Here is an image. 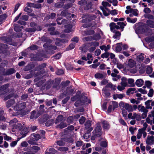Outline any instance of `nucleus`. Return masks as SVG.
Here are the masks:
<instances>
[{
  "mask_svg": "<svg viewBox=\"0 0 154 154\" xmlns=\"http://www.w3.org/2000/svg\"><path fill=\"white\" fill-rule=\"evenodd\" d=\"M135 32L137 34H144L146 35H152L151 37L145 38V40L147 42L154 41V31L152 32L150 29L147 28L145 25H141L137 27L135 29Z\"/></svg>",
  "mask_w": 154,
  "mask_h": 154,
  "instance_id": "obj_1",
  "label": "nucleus"
},
{
  "mask_svg": "<svg viewBox=\"0 0 154 154\" xmlns=\"http://www.w3.org/2000/svg\"><path fill=\"white\" fill-rule=\"evenodd\" d=\"M26 106L25 103H17L13 107L14 112L16 113L17 115L21 113L22 110L24 109Z\"/></svg>",
  "mask_w": 154,
  "mask_h": 154,
  "instance_id": "obj_2",
  "label": "nucleus"
},
{
  "mask_svg": "<svg viewBox=\"0 0 154 154\" xmlns=\"http://www.w3.org/2000/svg\"><path fill=\"white\" fill-rule=\"evenodd\" d=\"M128 70H130V72L133 73H135L136 72V70L135 69L136 63L135 62L131 59L129 60L128 63Z\"/></svg>",
  "mask_w": 154,
  "mask_h": 154,
  "instance_id": "obj_3",
  "label": "nucleus"
},
{
  "mask_svg": "<svg viewBox=\"0 0 154 154\" xmlns=\"http://www.w3.org/2000/svg\"><path fill=\"white\" fill-rule=\"evenodd\" d=\"M90 103V100L86 96L83 97L80 100L77 101L75 103L76 106L83 105L85 104H88Z\"/></svg>",
  "mask_w": 154,
  "mask_h": 154,
  "instance_id": "obj_4",
  "label": "nucleus"
},
{
  "mask_svg": "<svg viewBox=\"0 0 154 154\" xmlns=\"http://www.w3.org/2000/svg\"><path fill=\"white\" fill-rule=\"evenodd\" d=\"M101 130V127L99 125V124H98L97 126L95 128L93 132L94 136L96 137H100V136L102 134Z\"/></svg>",
  "mask_w": 154,
  "mask_h": 154,
  "instance_id": "obj_5",
  "label": "nucleus"
},
{
  "mask_svg": "<svg viewBox=\"0 0 154 154\" xmlns=\"http://www.w3.org/2000/svg\"><path fill=\"white\" fill-rule=\"evenodd\" d=\"M119 105L123 106L125 109L128 111V112H132L134 111L132 106L127 103H124L123 102H121Z\"/></svg>",
  "mask_w": 154,
  "mask_h": 154,
  "instance_id": "obj_6",
  "label": "nucleus"
},
{
  "mask_svg": "<svg viewBox=\"0 0 154 154\" xmlns=\"http://www.w3.org/2000/svg\"><path fill=\"white\" fill-rule=\"evenodd\" d=\"M61 16H65L69 20L72 19V18L75 15L73 14H71L66 12V11H62L60 14Z\"/></svg>",
  "mask_w": 154,
  "mask_h": 154,
  "instance_id": "obj_7",
  "label": "nucleus"
},
{
  "mask_svg": "<svg viewBox=\"0 0 154 154\" xmlns=\"http://www.w3.org/2000/svg\"><path fill=\"white\" fill-rule=\"evenodd\" d=\"M8 85H4L0 88V94H5L8 91Z\"/></svg>",
  "mask_w": 154,
  "mask_h": 154,
  "instance_id": "obj_8",
  "label": "nucleus"
},
{
  "mask_svg": "<svg viewBox=\"0 0 154 154\" xmlns=\"http://www.w3.org/2000/svg\"><path fill=\"white\" fill-rule=\"evenodd\" d=\"M145 105H146V108L147 109H152V107L150 106H154V102L152 101V100H148L145 102Z\"/></svg>",
  "mask_w": 154,
  "mask_h": 154,
  "instance_id": "obj_9",
  "label": "nucleus"
},
{
  "mask_svg": "<svg viewBox=\"0 0 154 154\" xmlns=\"http://www.w3.org/2000/svg\"><path fill=\"white\" fill-rule=\"evenodd\" d=\"M112 85H113L111 83H109L104 88H103L102 90L103 93L105 94L106 97H108L110 95V94L109 93L106 92V88H110L112 86Z\"/></svg>",
  "mask_w": 154,
  "mask_h": 154,
  "instance_id": "obj_10",
  "label": "nucleus"
},
{
  "mask_svg": "<svg viewBox=\"0 0 154 154\" xmlns=\"http://www.w3.org/2000/svg\"><path fill=\"white\" fill-rule=\"evenodd\" d=\"M154 142V137L153 136H148L146 141V143L148 145L153 144Z\"/></svg>",
  "mask_w": 154,
  "mask_h": 154,
  "instance_id": "obj_11",
  "label": "nucleus"
},
{
  "mask_svg": "<svg viewBox=\"0 0 154 154\" xmlns=\"http://www.w3.org/2000/svg\"><path fill=\"white\" fill-rule=\"evenodd\" d=\"M111 31L115 34L113 36V38L119 39L121 35L120 32L117 30H111Z\"/></svg>",
  "mask_w": 154,
  "mask_h": 154,
  "instance_id": "obj_12",
  "label": "nucleus"
},
{
  "mask_svg": "<svg viewBox=\"0 0 154 154\" xmlns=\"http://www.w3.org/2000/svg\"><path fill=\"white\" fill-rule=\"evenodd\" d=\"M109 26L111 30H117L120 29L119 26L116 25V24L114 23H110Z\"/></svg>",
  "mask_w": 154,
  "mask_h": 154,
  "instance_id": "obj_13",
  "label": "nucleus"
},
{
  "mask_svg": "<svg viewBox=\"0 0 154 154\" xmlns=\"http://www.w3.org/2000/svg\"><path fill=\"white\" fill-rule=\"evenodd\" d=\"M42 29L39 26H36L34 28H31L26 29V31L28 32H32L35 31L36 30H41Z\"/></svg>",
  "mask_w": 154,
  "mask_h": 154,
  "instance_id": "obj_14",
  "label": "nucleus"
},
{
  "mask_svg": "<svg viewBox=\"0 0 154 154\" xmlns=\"http://www.w3.org/2000/svg\"><path fill=\"white\" fill-rule=\"evenodd\" d=\"M91 121L90 120H88L86 122L85 124V128L87 129H89L88 131H91L93 130V128H90V127L91 125Z\"/></svg>",
  "mask_w": 154,
  "mask_h": 154,
  "instance_id": "obj_15",
  "label": "nucleus"
},
{
  "mask_svg": "<svg viewBox=\"0 0 154 154\" xmlns=\"http://www.w3.org/2000/svg\"><path fill=\"white\" fill-rule=\"evenodd\" d=\"M106 74H103L100 72H98L95 75V77L96 79H102L106 77Z\"/></svg>",
  "mask_w": 154,
  "mask_h": 154,
  "instance_id": "obj_16",
  "label": "nucleus"
},
{
  "mask_svg": "<svg viewBox=\"0 0 154 154\" xmlns=\"http://www.w3.org/2000/svg\"><path fill=\"white\" fill-rule=\"evenodd\" d=\"M56 48H57L55 46H50L48 48L47 52L49 54H53L54 53V51L56 50Z\"/></svg>",
  "mask_w": 154,
  "mask_h": 154,
  "instance_id": "obj_17",
  "label": "nucleus"
},
{
  "mask_svg": "<svg viewBox=\"0 0 154 154\" xmlns=\"http://www.w3.org/2000/svg\"><path fill=\"white\" fill-rule=\"evenodd\" d=\"M144 83V81L142 79H137L136 82L135 84L138 87L142 86Z\"/></svg>",
  "mask_w": 154,
  "mask_h": 154,
  "instance_id": "obj_18",
  "label": "nucleus"
},
{
  "mask_svg": "<svg viewBox=\"0 0 154 154\" xmlns=\"http://www.w3.org/2000/svg\"><path fill=\"white\" fill-rule=\"evenodd\" d=\"M39 113H36L35 111H33L31 113L30 118V119H36L39 116Z\"/></svg>",
  "mask_w": 154,
  "mask_h": 154,
  "instance_id": "obj_19",
  "label": "nucleus"
},
{
  "mask_svg": "<svg viewBox=\"0 0 154 154\" xmlns=\"http://www.w3.org/2000/svg\"><path fill=\"white\" fill-rule=\"evenodd\" d=\"M100 8L102 11L104 15L107 16L110 14V11L108 9H104L102 6L100 7Z\"/></svg>",
  "mask_w": 154,
  "mask_h": 154,
  "instance_id": "obj_20",
  "label": "nucleus"
},
{
  "mask_svg": "<svg viewBox=\"0 0 154 154\" xmlns=\"http://www.w3.org/2000/svg\"><path fill=\"white\" fill-rule=\"evenodd\" d=\"M66 29L64 32L66 33H69L72 31V26L70 25L67 24L65 26Z\"/></svg>",
  "mask_w": 154,
  "mask_h": 154,
  "instance_id": "obj_21",
  "label": "nucleus"
},
{
  "mask_svg": "<svg viewBox=\"0 0 154 154\" xmlns=\"http://www.w3.org/2000/svg\"><path fill=\"white\" fill-rule=\"evenodd\" d=\"M133 120L136 119L137 120L139 121L141 119V117L140 114L134 112V116L132 118Z\"/></svg>",
  "mask_w": 154,
  "mask_h": 154,
  "instance_id": "obj_22",
  "label": "nucleus"
},
{
  "mask_svg": "<svg viewBox=\"0 0 154 154\" xmlns=\"http://www.w3.org/2000/svg\"><path fill=\"white\" fill-rule=\"evenodd\" d=\"M122 82L121 84L122 86L126 87L128 85V80L126 78L124 77L122 78L121 79Z\"/></svg>",
  "mask_w": 154,
  "mask_h": 154,
  "instance_id": "obj_23",
  "label": "nucleus"
},
{
  "mask_svg": "<svg viewBox=\"0 0 154 154\" xmlns=\"http://www.w3.org/2000/svg\"><path fill=\"white\" fill-rule=\"evenodd\" d=\"M138 109L140 111L142 112H148V111L147 109L144 106H141L140 105H139L138 106Z\"/></svg>",
  "mask_w": 154,
  "mask_h": 154,
  "instance_id": "obj_24",
  "label": "nucleus"
},
{
  "mask_svg": "<svg viewBox=\"0 0 154 154\" xmlns=\"http://www.w3.org/2000/svg\"><path fill=\"white\" fill-rule=\"evenodd\" d=\"M15 72L16 71L14 69L11 68L7 70L5 74L7 75H10Z\"/></svg>",
  "mask_w": 154,
  "mask_h": 154,
  "instance_id": "obj_25",
  "label": "nucleus"
},
{
  "mask_svg": "<svg viewBox=\"0 0 154 154\" xmlns=\"http://www.w3.org/2000/svg\"><path fill=\"white\" fill-rule=\"evenodd\" d=\"M122 43H120L116 44V47L115 50L117 52H119L122 50Z\"/></svg>",
  "mask_w": 154,
  "mask_h": 154,
  "instance_id": "obj_26",
  "label": "nucleus"
},
{
  "mask_svg": "<svg viewBox=\"0 0 154 154\" xmlns=\"http://www.w3.org/2000/svg\"><path fill=\"white\" fill-rule=\"evenodd\" d=\"M92 4L91 2L88 1L86 3V5L85 7V9L86 10H88L91 9L92 7Z\"/></svg>",
  "mask_w": 154,
  "mask_h": 154,
  "instance_id": "obj_27",
  "label": "nucleus"
},
{
  "mask_svg": "<svg viewBox=\"0 0 154 154\" xmlns=\"http://www.w3.org/2000/svg\"><path fill=\"white\" fill-rule=\"evenodd\" d=\"M146 23L149 26L154 28V20H148L146 21Z\"/></svg>",
  "mask_w": 154,
  "mask_h": 154,
  "instance_id": "obj_28",
  "label": "nucleus"
},
{
  "mask_svg": "<svg viewBox=\"0 0 154 154\" xmlns=\"http://www.w3.org/2000/svg\"><path fill=\"white\" fill-rule=\"evenodd\" d=\"M56 148L57 149L65 153V152L68 150V149L67 147H57Z\"/></svg>",
  "mask_w": 154,
  "mask_h": 154,
  "instance_id": "obj_29",
  "label": "nucleus"
},
{
  "mask_svg": "<svg viewBox=\"0 0 154 154\" xmlns=\"http://www.w3.org/2000/svg\"><path fill=\"white\" fill-rule=\"evenodd\" d=\"M74 90L72 88H68L66 90V96L70 95H71L73 92Z\"/></svg>",
  "mask_w": 154,
  "mask_h": 154,
  "instance_id": "obj_30",
  "label": "nucleus"
},
{
  "mask_svg": "<svg viewBox=\"0 0 154 154\" xmlns=\"http://www.w3.org/2000/svg\"><path fill=\"white\" fill-rule=\"evenodd\" d=\"M28 129L27 127L24 128L21 132V134L22 135L23 137H25L28 133Z\"/></svg>",
  "mask_w": 154,
  "mask_h": 154,
  "instance_id": "obj_31",
  "label": "nucleus"
},
{
  "mask_svg": "<svg viewBox=\"0 0 154 154\" xmlns=\"http://www.w3.org/2000/svg\"><path fill=\"white\" fill-rule=\"evenodd\" d=\"M110 46L109 45H107L106 46L103 45L101 46L100 48L101 50H104L105 51H106L110 49Z\"/></svg>",
  "mask_w": 154,
  "mask_h": 154,
  "instance_id": "obj_32",
  "label": "nucleus"
},
{
  "mask_svg": "<svg viewBox=\"0 0 154 154\" xmlns=\"http://www.w3.org/2000/svg\"><path fill=\"white\" fill-rule=\"evenodd\" d=\"M14 103V101L13 100H10L7 102L6 106L8 108L10 107Z\"/></svg>",
  "mask_w": 154,
  "mask_h": 154,
  "instance_id": "obj_33",
  "label": "nucleus"
},
{
  "mask_svg": "<svg viewBox=\"0 0 154 154\" xmlns=\"http://www.w3.org/2000/svg\"><path fill=\"white\" fill-rule=\"evenodd\" d=\"M102 5L103 6V7L104 9H107L106 8L108 7H110L111 5L108 2H106L103 1L102 2Z\"/></svg>",
  "mask_w": 154,
  "mask_h": 154,
  "instance_id": "obj_34",
  "label": "nucleus"
},
{
  "mask_svg": "<svg viewBox=\"0 0 154 154\" xmlns=\"http://www.w3.org/2000/svg\"><path fill=\"white\" fill-rule=\"evenodd\" d=\"M145 57V56L143 54H141L137 56V59L139 61H142Z\"/></svg>",
  "mask_w": 154,
  "mask_h": 154,
  "instance_id": "obj_35",
  "label": "nucleus"
},
{
  "mask_svg": "<svg viewBox=\"0 0 154 154\" xmlns=\"http://www.w3.org/2000/svg\"><path fill=\"white\" fill-rule=\"evenodd\" d=\"M124 94H116L113 96V98L115 100L117 98L122 99L124 97Z\"/></svg>",
  "mask_w": 154,
  "mask_h": 154,
  "instance_id": "obj_36",
  "label": "nucleus"
},
{
  "mask_svg": "<svg viewBox=\"0 0 154 154\" xmlns=\"http://www.w3.org/2000/svg\"><path fill=\"white\" fill-rule=\"evenodd\" d=\"M49 151H46L45 154H53L54 153L56 152L57 151L53 148H50L49 149Z\"/></svg>",
  "mask_w": 154,
  "mask_h": 154,
  "instance_id": "obj_37",
  "label": "nucleus"
},
{
  "mask_svg": "<svg viewBox=\"0 0 154 154\" xmlns=\"http://www.w3.org/2000/svg\"><path fill=\"white\" fill-rule=\"evenodd\" d=\"M103 127L104 129H108L109 128V124L106 121H104L103 123Z\"/></svg>",
  "mask_w": 154,
  "mask_h": 154,
  "instance_id": "obj_38",
  "label": "nucleus"
},
{
  "mask_svg": "<svg viewBox=\"0 0 154 154\" xmlns=\"http://www.w3.org/2000/svg\"><path fill=\"white\" fill-rule=\"evenodd\" d=\"M87 19L88 21H91L94 20H95L96 17L94 15H88L87 16Z\"/></svg>",
  "mask_w": 154,
  "mask_h": 154,
  "instance_id": "obj_39",
  "label": "nucleus"
},
{
  "mask_svg": "<svg viewBox=\"0 0 154 154\" xmlns=\"http://www.w3.org/2000/svg\"><path fill=\"white\" fill-rule=\"evenodd\" d=\"M135 90V89L134 88H129L128 90L127 91V94L129 95L131 94H133L134 93Z\"/></svg>",
  "mask_w": 154,
  "mask_h": 154,
  "instance_id": "obj_40",
  "label": "nucleus"
},
{
  "mask_svg": "<svg viewBox=\"0 0 154 154\" xmlns=\"http://www.w3.org/2000/svg\"><path fill=\"white\" fill-rule=\"evenodd\" d=\"M117 24L120 26V27L122 29V31H123L124 27L126 26V24L124 22H117Z\"/></svg>",
  "mask_w": 154,
  "mask_h": 154,
  "instance_id": "obj_41",
  "label": "nucleus"
},
{
  "mask_svg": "<svg viewBox=\"0 0 154 154\" xmlns=\"http://www.w3.org/2000/svg\"><path fill=\"white\" fill-rule=\"evenodd\" d=\"M142 132V129H140L138 130V133L137 135V138L138 139H139L141 138Z\"/></svg>",
  "mask_w": 154,
  "mask_h": 154,
  "instance_id": "obj_42",
  "label": "nucleus"
},
{
  "mask_svg": "<svg viewBox=\"0 0 154 154\" xmlns=\"http://www.w3.org/2000/svg\"><path fill=\"white\" fill-rule=\"evenodd\" d=\"M23 127V126L22 124L20 123H17V124H16L14 126V128L18 129L19 130H21Z\"/></svg>",
  "mask_w": 154,
  "mask_h": 154,
  "instance_id": "obj_43",
  "label": "nucleus"
},
{
  "mask_svg": "<svg viewBox=\"0 0 154 154\" xmlns=\"http://www.w3.org/2000/svg\"><path fill=\"white\" fill-rule=\"evenodd\" d=\"M144 17L148 19L149 20H154V17L151 14H145L144 15Z\"/></svg>",
  "mask_w": 154,
  "mask_h": 154,
  "instance_id": "obj_44",
  "label": "nucleus"
},
{
  "mask_svg": "<svg viewBox=\"0 0 154 154\" xmlns=\"http://www.w3.org/2000/svg\"><path fill=\"white\" fill-rule=\"evenodd\" d=\"M5 119V116L4 115V111L1 110L0 111V121L4 120Z\"/></svg>",
  "mask_w": 154,
  "mask_h": 154,
  "instance_id": "obj_45",
  "label": "nucleus"
},
{
  "mask_svg": "<svg viewBox=\"0 0 154 154\" xmlns=\"http://www.w3.org/2000/svg\"><path fill=\"white\" fill-rule=\"evenodd\" d=\"M63 119V116L61 115L59 116L56 119L55 123L57 124L61 121Z\"/></svg>",
  "mask_w": 154,
  "mask_h": 154,
  "instance_id": "obj_46",
  "label": "nucleus"
},
{
  "mask_svg": "<svg viewBox=\"0 0 154 154\" xmlns=\"http://www.w3.org/2000/svg\"><path fill=\"white\" fill-rule=\"evenodd\" d=\"M57 143L60 146H63L64 145L65 143L63 141V140L61 139L60 140L57 141Z\"/></svg>",
  "mask_w": 154,
  "mask_h": 154,
  "instance_id": "obj_47",
  "label": "nucleus"
},
{
  "mask_svg": "<svg viewBox=\"0 0 154 154\" xmlns=\"http://www.w3.org/2000/svg\"><path fill=\"white\" fill-rule=\"evenodd\" d=\"M151 116V114H149L148 115V117L146 119V121L147 123H150L152 122Z\"/></svg>",
  "mask_w": 154,
  "mask_h": 154,
  "instance_id": "obj_48",
  "label": "nucleus"
},
{
  "mask_svg": "<svg viewBox=\"0 0 154 154\" xmlns=\"http://www.w3.org/2000/svg\"><path fill=\"white\" fill-rule=\"evenodd\" d=\"M107 143L106 141L103 140H102L100 143V145L103 147H106L107 146Z\"/></svg>",
  "mask_w": 154,
  "mask_h": 154,
  "instance_id": "obj_49",
  "label": "nucleus"
},
{
  "mask_svg": "<svg viewBox=\"0 0 154 154\" xmlns=\"http://www.w3.org/2000/svg\"><path fill=\"white\" fill-rule=\"evenodd\" d=\"M54 123L53 120H52L48 121L45 123V125L47 126H51Z\"/></svg>",
  "mask_w": 154,
  "mask_h": 154,
  "instance_id": "obj_50",
  "label": "nucleus"
},
{
  "mask_svg": "<svg viewBox=\"0 0 154 154\" xmlns=\"http://www.w3.org/2000/svg\"><path fill=\"white\" fill-rule=\"evenodd\" d=\"M152 68L150 66H148L146 69V72L148 74H150L152 71Z\"/></svg>",
  "mask_w": 154,
  "mask_h": 154,
  "instance_id": "obj_51",
  "label": "nucleus"
},
{
  "mask_svg": "<svg viewBox=\"0 0 154 154\" xmlns=\"http://www.w3.org/2000/svg\"><path fill=\"white\" fill-rule=\"evenodd\" d=\"M100 38V34H97L95 35L93 37V40H99Z\"/></svg>",
  "mask_w": 154,
  "mask_h": 154,
  "instance_id": "obj_52",
  "label": "nucleus"
},
{
  "mask_svg": "<svg viewBox=\"0 0 154 154\" xmlns=\"http://www.w3.org/2000/svg\"><path fill=\"white\" fill-rule=\"evenodd\" d=\"M67 126V124L63 122H62L60 123L59 125V127L61 128H63L66 127Z\"/></svg>",
  "mask_w": 154,
  "mask_h": 154,
  "instance_id": "obj_53",
  "label": "nucleus"
},
{
  "mask_svg": "<svg viewBox=\"0 0 154 154\" xmlns=\"http://www.w3.org/2000/svg\"><path fill=\"white\" fill-rule=\"evenodd\" d=\"M154 94V91L152 89L149 90V92L148 94V95L149 97H152Z\"/></svg>",
  "mask_w": 154,
  "mask_h": 154,
  "instance_id": "obj_54",
  "label": "nucleus"
},
{
  "mask_svg": "<svg viewBox=\"0 0 154 154\" xmlns=\"http://www.w3.org/2000/svg\"><path fill=\"white\" fill-rule=\"evenodd\" d=\"M63 2H58L55 4V6L57 8H61L63 5Z\"/></svg>",
  "mask_w": 154,
  "mask_h": 154,
  "instance_id": "obj_55",
  "label": "nucleus"
},
{
  "mask_svg": "<svg viewBox=\"0 0 154 154\" xmlns=\"http://www.w3.org/2000/svg\"><path fill=\"white\" fill-rule=\"evenodd\" d=\"M137 129L136 128L133 127H130L129 128V131L131 132L132 134H134V131Z\"/></svg>",
  "mask_w": 154,
  "mask_h": 154,
  "instance_id": "obj_56",
  "label": "nucleus"
},
{
  "mask_svg": "<svg viewBox=\"0 0 154 154\" xmlns=\"http://www.w3.org/2000/svg\"><path fill=\"white\" fill-rule=\"evenodd\" d=\"M119 122L122 125L126 126L127 125L125 121L122 118H120L119 119Z\"/></svg>",
  "mask_w": 154,
  "mask_h": 154,
  "instance_id": "obj_57",
  "label": "nucleus"
},
{
  "mask_svg": "<svg viewBox=\"0 0 154 154\" xmlns=\"http://www.w3.org/2000/svg\"><path fill=\"white\" fill-rule=\"evenodd\" d=\"M122 114L123 116L125 119L127 118V112L126 110L123 109L122 111Z\"/></svg>",
  "mask_w": 154,
  "mask_h": 154,
  "instance_id": "obj_58",
  "label": "nucleus"
},
{
  "mask_svg": "<svg viewBox=\"0 0 154 154\" xmlns=\"http://www.w3.org/2000/svg\"><path fill=\"white\" fill-rule=\"evenodd\" d=\"M17 121V119H13L10 122V124L14 126L16 124Z\"/></svg>",
  "mask_w": 154,
  "mask_h": 154,
  "instance_id": "obj_59",
  "label": "nucleus"
},
{
  "mask_svg": "<svg viewBox=\"0 0 154 154\" xmlns=\"http://www.w3.org/2000/svg\"><path fill=\"white\" fill-rule=\"evenodd\" d=\"M143 11L146 14H147L150 13L151 10L149 8L146 7L144 9Z\"/></svg>",
  "mask_w": 154,
  "mask_h": 154,
  "instance_id": "obj_60",
  "label": "nucleus"
},
{
  "mask_svg": "<svg viewBox=\"0 0 154 154\" xmlns=\"http://www.w3.org/2000/svg\"><path fill=\"white\" fill-rule=\"evenodd\" d=\"M127 10L125 11V13L126 14H129L130 13L131 11V9H133L132 8H131V7L130 6H128L126 7Z\"/></svg>",
  "mask_w": 154,
  "mask_h": 154,
  "instance_id": "obj_61",
  "label": "nucleus"
},
{
  "mask_svg": "<svg viewBox=\"0 0 154 154\" xmlns=\"http://www.w3.org/2000/svg\"><path fill=\"white\" fill-rule=\"evenodd\" d=\"M99 45V43L98 42H91L90 44V45L91 46H94V47L97 46Z\"/></svg>",
  "mask_w": 154,
  "mask_h": 154,
  "instance_id": "obj_62",
  "label": "nucleus"
},
{
  "mask_svg": "<svg viewBox=\"0 0 154 154\" xmlns=\"http://www.w3.org/2000/svg\"><path fill=\"white\" fill-rule=\"evenodd\" d=\"M40 148L38 146H33L32 147V149L33 151L35 152H37L39 150Z\"/></svg>",
  "mask_w": 154,
  "mask_h": 154,
  "instance_id": "obj_63",
  "label": "nucleus"
},
{
  "mask_svg": "<svg viewBox=\"0 0 154 154\" xmlns=\"http://www.w3.org/2000/svg\"><path fill=\"white\" fill-rule=\"evenodd\" d=\"M85 120V118L84 116H82L79 120V122L80 124H82L84 123Z\"/></svg>",
  "mask_w": 154,
  "mask_h": 154,
  "instance_id": "obj_64",
  "label": "nucleus"
}]
</instances>
